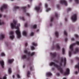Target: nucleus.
Returning a JSON list of instances; mask_svg holds the SVG:
<instances>
[{"mask_svg":"<svg viewBox=\"0 0 79 79\" xmlns=\"http://www.w3.org/2000/svg\"><path fill=\"white\" fill-rule=\"evenodd\" d=\"M13 22L14 23H11V27L12 29L15 28H16V29H17V30L16 31V33L17 35L18 38L19 39L21 37V32L19 31V27H20V24H18L17 25V27H16V22L15 20H14Z\"/></svg>","mask_w":79,"mask_h":79,"instance_id":"1","label":"nucleus"},{"mask_svg":"<svg viewBox=\"0 0 79 79\" xmlns=\"http://www.w3.org/2000/svg\"><path fill=\"white\" fill-rule=\"evenodd\" d=\"M50 65L51 66H53V65H54V66H55L56 67V68L57 69H58V70L60 71V73L62 74L63 73L64 70L62 68H61L60 66H59L57 64H55L54 62H51L50 64Z\"/></svg>","mask_w":79,"mask_h":79,"instance_id":"2","label":"nucleus"},{"mask_svg":"<svg viewBox=\"0 0 79 79\" xmlns=\"http://www.w3.org/2000/svg\"><path fill=\"white\" fill-rule=\"evenodd\" d=\"M76 44H77L78 45H79V41H76L75 43H74L72 44L71 45H70V50H71V51H69V57H71L72 55V52H73V46L74 45H75Z\"/></svg>","mask_w":79,"mask_h":79,"instance_id":"3","label":"nucleus"},{"mask_svg":"<svg viewBox=\"0 0 79 79\" xmlns=\"http://www.w3.org/2000/svg\"><path fill=\"white\" fill-rule=\"evenodd\" d=\"M24 53L26 54H27V55H29V56H31L32 57L33 55H34L35 54V52H33L31 53L30 52H28L27 51V49H25L24 50ZM27 61H30V57L29 56H28V58H27Z\"/></svg>","mask_w":79,"mask_h":79,"instance_id":"4","label":"nucleus"},{"mask_svg":"<svg viewBox=\"0 0 79 79\" xmlns=\"http://www.w3.org/2000/svg\"><path fill=\"white\" fill-rule=\"evenodd\" d=\"M64 62V67L66 66V59L65 57L61 58V60H60V66L62 65V64Z\"/></svg>","mask_w":79,"mask_h":79,"instance_id":"5","label":"nucleus"},{"mask_svg":"<svg viewBox=\"0 0 79 79\" xmlns=\"http://www.w3.org/2000/svg\"><path fill=\"white\" fill-rule=\"evenodd\" d=\"M77 14H75L71 17V19L73 21H76L77 20Z\"/></svg>","mask_w":79,"mask_h":79,"instance_id":"6","label":"nucleus"},{"mask_svg":"<svg viewBox=\"0 0 79 79\" xmlns=\"http://www.w3.org/2000/svg\"><path fill=\"white\" fill-rule=\"evenodd\" d=\"M14 32L13 31H10V34L11 35H10V38L11 39V40H13V39H14V35H13Z\"/></svg>","mask_w":79,"mask_h":79,"instance_id":"7","label":"nucleus"},{"mask_svg":"<svg viewBox=\"0 0 79 79\" xmlns=\"http://www.w3.org/2000/svg\"><path fill=\"white\" fill-rule=\"evenodd\" d=\"M60 3L61 4H64L66 6H67V2L65 0H61L60 1Z\"/></svg>","mask_w":79,"mask_h":79,"instance_id":"8","label":"nucleus"},{"mask_svg":"<svg viewBox=\"0 0 79 79\" xmlns=\"http://www.w3.org/2000/svg\"><path fill=\"white\" fill-rule=\"evenodd\" d=\"M70 73V69L69 68L66 69V72L64 73V75H68Z\"/></svg>","mask_w":79,"mask_h":79,"instance_id":"9","label":"nucleus"},{"mask_svg":"<svg viewBox=\"0 0 79 79\" xmlns=\"http://www.w3.org/2000/svg\"><path fill=\"white\" fill-rule=\"evenodd\" d=\"M7 6L6 5H3L2 7L0 8V10L1 11H3L4 9H7Z\"/></svg>","mask_w":79,"mask_h":79,"instance_id":"10","label":"nucleus"},{"mask_svg":"<svg viewBox=\"0 0 79 79\" xmlns=\"http://www.w3.org/2000/svg\"><path fill=\"white\" fill-rule=\"evenodd\" d=\"M0 64L2 68H3V69H4V61L3 60H1V61H0Z\"/></svg>","mask_w":79,"mask_h":79,"instance_id":"11","label":"nucleus"},{"mask_svg":"<svg viewBox=\"0 0 79 79\" xmlns=\"http://www.w3.org/2000/svg\"><path fill=\"white\" fill-rule=\"evenodd\" d=\"M79 52V48H75V51L73 52V53L74 54H76L77 52Z\"/></svg>","mask_w":79,"mask_h":79,"instance_id":"12","label":"nucleus"},{"mask_svg":"<svg viewBox=\"0 0 79 79\" xmlns=\"http://www.w3.org/2000/svg\"><path fill=\"white\" fill-rule=\"evenodd\" d=\"M50 54L51 55H52V58H55V57H56V53L54 52L53 53H51Z\"/></svg>","mask_w":79,"mask_h":79,"instance_id":"13","label":"nucleus"},{"mask_svg":"<svg viewBox=\"0 0 79 79\" xmlns=\"http://www.w3.org/2000/svg\"><path fill=\"white\" fill-rule=\"evenodd\" d=\"M40 6H39L35 7V10H36L37 12H39V10H40Z\"/></svg>","mask_w":79,"mask_h":79,"instance_id":"14","label":"nucleus"},{"mask_svg":"<svg viewBox=\"0 0 79 79\" xmlns=\"http://www.w3.org/2000/svg\"><path fill=\"white\" fill-rule=\"evenodd\" d=\"M14 61V60L13 59L11 60H9L8 63L10 64H11L12 63L13 61Z\"/></svg>","mask_w":79,"mask_h":79,"instance_id":"15","label":"nucleus"},{"mask_svg":"<svg viewBox=\"0 0 79 79\" xmlns=\"http://www.w3.org/2000/svg\"><path fill=\"white\" fill-rule=\"evenodd\" d=\"M46 75L47 77H50L52 75V74L50 72H48L47 73Z\"/></svg>","mask_w":79,"mask_h":79,"instance_id":"16","label":"nucleus"},{"mask_svg":"<svg viewBox=\"0 0 79 79\" xmlns=\"http://www.w3.org/2000/svg\"><path fill=\"white\" fill-rule=\"evenodd\" d=\"M76 68H77L78 69V71L79 72V62L78 64V65H76L75 66Z\"/></svg>","mask_w":79,"mask_h":79,"instance_id":"17","label":"nucleus"},{"mask_svg":"<svg viewBox=\"0 0 79 79\" xmlns=\"http://www.w3.org/2000/svg\"><path fill=\"white\" fill-rule=\"evenodd\" d=\"M20 8L18 6H16L13 9V10L14 11L16 10V9H20Z\"/></svg>","mask_w":79,"mask_h":79,"instance_id":"18","label":"nucleus"},{"mask_svg":"<svg viewBox=\"0 0 79 79\" xmlns=\"http://www.w3.org/2000/svg\"><path fill=\"white\" fill-rule=\"evenodd\" d=\"M30 71H32L34 70L33 66H30Z\"/></svg>","mask_w":79,"mask_h":79,"instance_id":"19","label":"nucleus"},{"mask_svg":"<svg viewBox=\"0 0 79 79\" xmlns=\"http://www.w3.org/2000/svg\"><path fill=\"white\" fill-rule=\"evenodd\" d=\"M56 48H57V50H60V45L58 44H56Z\"/></svg>","mask_w":79,"mask_h":79,"instance_id":"20","label":"nucleus"},{"mask_svg":"<svg viewBox=\"0 0 79 79\" xmlns=\"http://www.w3.org/2000/svg\"><path fill=\"white\" fill-rule=\"evenodd\" d=\"M31 74V72L29 70L28 71L27 76L28 77H30V75Z\"/></svg>","mask_w":79,"mask_h":79,"instance_id":"21","label":"nucleus"},{"mask_svg":"<svg viewBox=\"0 0 79 79\" xmlns=\"http://www.w3.org/2000/svg\"><path fill=\"white\" fill-rule=\"evenodd\" d=\"M62 55H64L65 53V50L64 48H62Z\"/></svg>","mask_w":79,"mask_h":79,"instance_id":"22","label":"nucleus"},{"mask_svg":"<svg viewBox=\"0 0 79 79\" xmlns=\"http://www.w3.org/2000/svg\"><path fill=\"white\" fill-rule=\"evenodd\" d=\"M26 7L25 6H24V7L23 6V7H21V8L22 9H23V12H24V13H25L26 12Z\"/></svg>","mask_w":79,"mask_h":79,"instance_id":"23","label":"nucleus"},{"mask_svg":"<svg viewBox=\"0 0 79 79\" xmlns=\"http://www.w3.org/2000/svg\"><path fill=\"white\" fill-rule=\"evenodd\" d=\"M22 59L23 60H24V59H26V58H27V56L26 55H23L22 57Z\"/></svg>","mask_w":79,"mask_h":79,"instance_id":"24","label":"nucleus"},{"mask_svg":"<svg viewBox=\"0 0 79 79\" xmlns=\"http://www.w3.org/2000/svg\"><path fill=\"white\" fill-rule=\"evenodd\" d=\"M4 36H5L4 35L2 34V35H1V37H1L0 36V40H2V39H3L4 38Z\"/></svg>","mask_w":79,"mask_h":79,"instance_id":"25","label":"nucleus"},{"mask_svg":"<svg viewBox=\"0 0 79 79\" xmlns=\"http://www.w3.org/2000/svg\"><path fill=\"white\" fill-rule=\"evenodd\" d=\"M23 35L25 36H26L27 35V32L25 31H24L23 32Z\"/></svg>","mask_w":79,"mask_h":79,"instance_id":"26","label":"nucleus"},{"mask_svg":"<svg viewBox=\"0 0 79 79\" xmlns=\"http://www.w3.org/2000/svg\"><path fill=\"white\" fill-rule=\"evenodd\" d=\"M55 35H56V36L58 37L59 33L57 31L55 32Z\"/></svg>","mask_w":79,"mask_h":79,"instance_id":"27","label":"nucleus"},{"mask_svg":"<svg viewBox=\"0 0 79 79\" xmlns=\"http://www.w3.org/2000/svg\"><path fill=\"white\" fill-rule=\"evenodd\" d=\"M11 69L10 68H9L8 69V72L9 74H11V73L12 71L11 70Z\"/></svg>","mask_w":79,"mask_h":79,"instance_id":"28","label":"nucleus"},{"mask_svg":"<svg viewBox=\"0 0 79 79\" xmlns=\"http://www.w3.org/2000/svg\"><path fill=\"white\" fill-rule=\"evenodd\" d=\"M64 35H65V36H67V33L66 31H64Z\"/></svg>","mask_w":79,"mask_h":79,"instance_id":"29","label":"nucleus"},{"mask_svg":"<svg viewBox=\"0 0 79 79\" xmlns=\"http://www.w3.org/2000/svg\"><path fill=\"white\" fill-rule=\"evenodd\" d=\"M32 27L33 29H36L37 28V25H35L33 26Z\"/></svg>","mask_w":79,"mask_h":79,"instance_id":"30","label":"nucleus"},{"mask_svg":"<svg viewBox=\"0 0 79 79\" xmlns=\"http://www.w3.org/2000/svg\"><path fill=\"white\" fill-rule=\"evenodd\" d=\"M4 24V23L3 21L2 22L1 20H0V25H3Z\"/></svg>","mask_w":79,"mask_h":79,"instance_id":"31","label":"nucleus"},{"mask_svg":"<svg viewBox=\"0 0 79 79\" xmlns=\"http://www.w3.org/2000/svg\"><path fill=\"white\" fill-rule=\"evenodd\" d=\"M32 44L35 46H36L37 45V44L35 43L34 42H33L32 43Z\"/></svg>","mask_w":79,"mask_h":79,"instance_id":"32","label":"nucleus"},{"mask_svg":"<svg viewBox=\"0 0 79 79\" xmlns=\"http://www.w3.org/2000/svg\"><path fill=\"white\" fill-rule=\"evenodd\" d=\"M75 2L76 4H78L79 3V0H75Z\"/></svg>","mask_w":79,"mask_h":79,"instance_id":"33","label":"nucleus"},{"mask_svg":"<svg viewBox=\"0 0 79 79\" xmlns=\"http://www.w3.org/2000/svg\"><path fill=\"white\" fill-rule=\"evenodd\" d=\"M54 17H51V22H52L53 21V19H54Z\"/></svg>","mask_w":79,"mask_h":79,"instance_id":"34","label":"nucleus"},{"mask_svg":"<svg viewBox=\"0 0 79 79\" xmlns=\"http://www.w3.org/2000/svg\"><path fill=\"white\" fill-rule=\"evenodd\" d=\"M1 55L2 56H5V54L3 52H2L1 53Z\"/></svg>","mask_w":79,"mask_h":79,"instance_id":"35","label":"nucleus"},{"mask_svg":"<svg viewBox=\"0 0 79 79\" xmlns=\"http://www.w3.org/2000/svg\"><path fill=\"white\" fill-rule=\"evenodd\" d=\"M31 48L32 50H34L35 49V48L33 46H32Z\"/></svg>","mask_w":79,"mask_h":79,"instance_id":"36","label":"nucleus"},{"mask_svg":"<svg viewBox=\"0 0 79 79\" xmlns=\"http://www.w3.org/2000/svg\"><path fill=\"white\" fill-rule=\"evenodd\" d=\"M71 10H72V9L71 8H68V9H67V12H68L69 11Z\"/></svg>","mask_w":79,"mask_h":79,"instance_id":"37","label":"nucleus"},{"mask_svg":"<svg viewBox=\"0 0 79 79\" xmlns=\"http://www.w3.org/2000/svg\"><path fill=\"white\" fill-rule=\"evenodd\" d=\"M74 35L76 38H78L79 37V36L77 34H75Z\"/></svg>","mask_w":79,"mask_h":79,"instance_id":"38","label":"nucleus"},{"mask_svg":"<svg viewBox=\"0 0 79 79\" xmlns=\"http://www.w3.org/2000/svg\"><path fill=\"white\" fill-rule=\"evenodd\" d=\"M55 16L57 18L58 17V14L57 13H55Z\"/></svg>","mask_w":79,"mask_h":79,"instance_id":"39","label":"nucleus"},{"mask_svg":"<svg viewBox=\"0 0 79 79\" xmlns=\"http://www.w3.org/2000/svg\"><path fill=\"white\" fill-rule=\"evenodd\" d=\"M7 78L6 77V75H5L3 77V79H6ZM0 79H2L1 78H0Z\"/></svg>","mask_w":79,"mask_h":79,"instance_id":"40","label":"nucleus"},{"mask_svg":"<svg viewBox=\"0 0 79 79\" xmlns=\"http://www.w3.org/2000/svg\"><path fill=\"white\" fill-rule=\"evenodd\" d=\"M75 59L77 60L78 61H79V57H75Z\"/></svg>","mask_w":79,"mask_h":79,"instance_id":"41","label":"nucleus"},{"mask_svg":"<svg viewBox=\"0 0 79 79\" xmlns=\"http://www.w3.org/2000/svg\"><path fill=\"white\" fill-rule=\"evenodd\" d=\"M17 77L18 78H20V77L19 74H17Z\"/></svg>","mask_w":79,"mask_h":79,"instance_id":"42","label":"nucleus"},{"mask_svg":"<svg viewBox=\"0 0 79 79\" xmlns=\"http://www.w3.org/2000/svg\"><path fill=\"white\" fill-rule=\"evenodd\" d=\"M34 35V33L33 32H31L30 34V35L31 36H33Z\"/></svg>","mask_w":79,"mask_h":79,"instance_id":"43","label":"nucleus"},{"mask_svg":"<svg viewBox=\"0 0 79 79\" xmlns=\"http://www.w3.org/2000/svg\"><path fill=\"white\" fill-rule=\"evenodd\" d=\"M27 25H28V23H25V27H27Z\"/></svg>","mask_w":79,"mask_h":79,"instance_id":"44","label":"nucleus"},{"mask_svg":"<svg viewBox=\"0 0 79 79\" xmlns=\"http://www.w3.org/2000/svg\"><path fill=\"white\" fill-rule=\"evenodd\" d=\"M57 8H58V9H59L60 8V5L59 4L57 5Z\"/></svg>","mask_w":79,"mask_h":79,"instance_id":"45","label":"nucleus"},{"mask_svg":"<svg viewBox=\"0 0 79 79\" xmlns=\"http://www.w3.org/2000/svg\"><path fill=\"white\" fill-rule=\"evenodd\" d=\"M56 74H57V76H59L60 75V74L59 73H57Z\"/></svg>","mask_w":79,"mask_h":79,"instance_id":"46","label":"nucleus"},{"mask_svg":"<svg viewBox=\"0 0 79 79\" xmlns=\"http://www.w3.org/2000/svg\"><path fill=\"white\" fill-rule=\"evenodd\" d=\"M52 49H53L55 48V47L54 45L52 46Z\"/></svg>","mask_w":79,"mask_h":79,"instance_id":"47","label":"nucleus"},{"mask_svg":"<svg viewBox=\"0 0 79 79\" xmlns=\"http://www.w3.org/2000/svg\"><path fill=\"white\" fill-rule=\"evenodd\" d=\"M68 41V39L67 38H65V42H67Z\"/></svg>","mask_w":79,"mask_h":79,"instance_id":"48","label":"nucleus"},{"mask_svg":"<svg viewBox=\"0 0 79 79\" xmlns=\"http://www.w3.org/2000/svg\"><path fill=\"white\" fill-rule=\"evenodd\" d=\"M51 9L50 8H49L48 9H47L46 10V11L47 12H48Z\"/></svg>","mask_w":79,"mask_h":79,"instance_id":"49","label":"nucleus"},{"mask_svg":"<svg viewBox=\"0 0 79 79\" xmlns=\"http://www.w3.org/2000/svg\"><path fill=\"white\" fill-rule=\"evenodd\" d=\"M26 14H27V16H30V14H29V13H26Z\"/></svg>","mask_w":79,"mask_h":79,"instance_id":"50","label":"nucleus"},{"mask_svg":"<svg viewBox=\"0 0 79 79\" xmlns=\"http://www.w3.org/2000/svg\"><path fill=\"white\" fill-rule=\"evenodd\" d=\"M71 40H72V41H73L75 40V39L73 38H72V39H71Z\"/></svg>","mask_w":79,"mask_h":79,"instance_id":"51","label":"nucleus"},{"mask_svg":"<svg viewBox=\"0 0 79 79\" xmlns=\"http://www.w3.org/2000/svg\"><path fill=\"white\" fill-rule=\"evenodd\" d=\"M21 19H22L23 21H25V19L23 17H22L21 18Z\"/></svg>","mask_w":79,"mask_h":79,"instance_id":"52","label":"nucleus"},{"mask_svg":"<svg viewBox=\"0 0 79 79\" xmlns=\"http://www.w3.org/2000/svg\"><path fill=\"white\" fill-rule=\"evenodd\" d=\"M78 73V71H76L75 72V74H77Z\"/></svg>","mask_w":79,"mask_h":79,"instance_id":"53","label":"nucleus"},{"mask_svg":"<svg viewBox=\"0 0 79 79\" xmlns=\"http://www.w3.org/2000/svg\"><path fill=\"white\" fill-rule=\"evenodd\" d=\"M45 7L46 8H48V5L47 4H45Z\"/></svg>","mask_w":79,"mask_h":79,"instance_id":"54","label":"nucleus"},{"mask_svg":"<svg viewBox=\"0 0 79 79\" xmlns=\"http://www.w3.org/2000/svg\"><path fill=\"white\" fill-rule=\"evenodd\" d=\"M25 45L26 46H27L28 45V44L27 43H26L25 44Z\"/></svg>","mask_w":79,"mask_h":79,"instance_id":"55","label":"nucleus"},{"mask_svg":"<svg viewBox=\"0 0 79 79\" xmlns=\"http://www.w3.org/2000/svg\"><path fill=\"white\" fill-rule=\"evenodd\" d=\"M42 5V4L41 3H40L39 4V6H40H40Z\"/></svg>","mask_w":79,"mask_h":79,"instance_id":"56","label":"nucleus"},{"mask_svg":"<svg viewBox=\"0 0 79 79\" xmlns=\"http://www.w3.org/2000/svg\"><path fill=\"white\" fill-rule=\"evenodd\" d=\"M3 17H4V18H5L6 17V15H4V16H3Z\"/></svg>","mask_w":79,"mask_h":79,"instance_id":"57","label":"nucleus"},{"mask_svg":"<svg viewBox=\"0 0 79 79\" xmlns=\"http://www.w3.org/2000/svg\"><path fill=\"white\" fill-rule=\"evenodd\" d=\"M67 19H66V18H65V21H67Z\"/></svg>","mask_w":79,"mask_h":79,"instance_id":"58","label":"nucleus"},{"mask_svg":"<svg viewBox=\"0 0 79 79\" xmlns=\"http://www.w3.org/2000/svg\"><path fill=\"white\" fill-rule=\"evenodd\" d=\"M25 67V65H23V68H24Z\"/></svg>","mask_w":79,"mask_h":79,"instance_id":"59","label":"nucleus"},{"mask_svg":"<svg viewBox=\"0 0 79 79\" xmlns=\"http://www.w3.org/2000/svg\"><path fill=\"white\" fill-rule=\"evenodd\" d=\"M39 31V29H37V32H38Z\"/></svg>","mask_w":79,"mask_h":79,"instance_id":"60","label":"nucleus"},{"mask_svg":"<svg viewBox=\"0 0 79 79\" xmlns=\"http://www.w3.org/2000/svg\"><path fill=\"white\" fill-rule=\"evenodd\" d=\"M50 26H51L52 25V23H50Z\"/></svg>","mask_w":79,"mask_h":79,"instance_id":"61","label":"nucleus"},{"mask_svg":"<svg viewBox=\"0 0 79 79\" xmlns=\"http://www.w3.org/2000/svg\"><path fill=\"white\" fill-rule=\"evenodd\" d=\"M30 7V5H28V8H29V7Z\"/></svg>","mask_w":79,"mask_h":79,"instance_id":"62","label":"nucleus"},{"mask_svg":"<svg viewBox=\"0 0 79 79\" xmlns=\"http://www.w3.org/2000/svg\"><path fill=\"white\" fill-rule=\"evenodd\" d=\"M2 17V15L0 14V18H1Z\"/></svg>","mask_w":79,"mask_h":79,"instance_id":"63","label":"nucleus"},{"mask_svg":"<svg viewBox=\"0 0 79 79\" xmlns=\"http://www.w3.org/2000/svg\"><path fill=\"white\" fill-rule=\"evenodd\" d=\"M63 79H66V77L64 78H63Z\"/></svg>","mask_w":79,"mask_h":79,"instance_id":"64","label":"nucleus"}]
</instances>
